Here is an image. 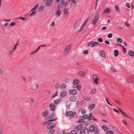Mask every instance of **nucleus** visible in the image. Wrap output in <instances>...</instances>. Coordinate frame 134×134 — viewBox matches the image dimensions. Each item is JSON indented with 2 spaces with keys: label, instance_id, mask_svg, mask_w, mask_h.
<instances>
[{
  "label": "nucleus",
  "instance_id": "26",
  "mask_svg": "<svg viewBox=\"0 0 134 134\" xmlns=\"http://www.w3.org/2000/svg\"><path fill=\"white\" fill-rule=\"evenodd\" d=\"M84 121V119L82 116L80 117V118L78 121H77V123H82Z\"/></svg>",
  "mask_w": 134,
  "mask_h": 134
},
{
  "label": "nucleus",
  "instance_id": "61",
  "mask_svg": "<svg viewBox=\"0 0 134 134\" xmlns=\"http://www.w3.org/2000/svg\"><path fill=\"white\" fill-rule=\"evenodd\" d=\"M13 51H13V50H12V51H9L8 52V54L9 55H11V54H12V53Z\"/></svg>",
  "mask_w": 134,
  "mask_h": 134
},
{
  "label": "nucleus",
  "instance_id": "49",
  "mask_svg": "<svg viewBox=\"0 0 134 134\" xmlns=\"http://www.w3.org/2000/svg\"><path fill=\"white\" fill-rule=\"evenodd\" d=\"M88 115H87L85 114L83 116V117H82L84 119H86L88 118Z\"/></svg>",
  "mask_w": 134,
  "mask_h": 134
},
{
  "label": "nucleus",
  "instance_id": "28",
  "mask_svg": "<svg viewBox=\"0 0 134 134\" xmlns=\"http://www.w3.org/2000/svg\"><path fill=\"white\" fill-rule=\"evenodd\" d=\"M69 13V9L65 8L64 9V13L65 14H68Z\"/></svg>",
  "mask_w": 134,
  "mask_h": 134
},
{
  "label": "nucleus",
  "instance_id": "25",
  "mask_svg": "<svg viewBox=\"0 0 134 134\" xmlns=\"http://www.w3.org/2000/svg\"><path fill=\"white\" fill-rule=\"evenodd\" d=\"M100 55L103 57L106 58V56L103 50H101L100 52Z\"/></svg>",
  "mask_w": 134,
  "mask_h": 134
},
{
  "label": "nucleus",
  "instance_id": "8",
  "mask_svg": "<svg viewBox=\"0 0 134 134\" xmlns=\"http://www.w3.org/2000/svg\"><path fill=\"white\" fill-rule=\"evenodd\" d=\"M55 116V115L54 114H51L49 115L48 117V120H47L48 121H54L55 120V119H52Z\"/></svg>",
  "mask_w": 134,
  "mask_h": 134
},
{
  "label": "nucleus",
  "instance_id": "44",
  "mask_svg": "<svg viewBox=\"0 0 134 134\" xmlns=\"http://www.w3.org/2000/svg\"><path fill=\"white\" fill-rule=\"evenodd\" d=\"M96 89H95L90 92V94H94L96 92Z\"/></svg>",
  "mask_w": 134,
  "mask_h": 134
},
{
  "label": "nucleus",
  "instance_id": "29",
  "mask_svg": "<svg viewBox=\"0 0 134 134\" xmlns=\"http://www.w3.org/2000/svg\"><path fill=\"white\" fill-rule=\"evenodd\" d=\"M110 12V10L109 8H106L104 10V13H108Z\"/></svg>",
  "mask_w": 134,
  "mask_h": 134
},
{
  "label": "nucleus",
  "instance_id": "16",
  "mask_svg": "<svg viewBox=\"0 0 134 134\" xmlns=\"http://www.w3.org/2000/svg\"><path fill=\"white\" fill-rule=\"evenodd\" d=\"M53 0H47L46 3V6H50L52 4Z\"/></svg>",
  "mask_w": 134,
  "mask_h": 134
},
{
  "label": "nucleus",
  "instance_id": "58",
  "mask_svg": "<svg viewBox=\"0 0 134 134\" xmlns=\"http://www.w3.org/2000/svg\"><path fill=\"white\" fill-rule=\"evenodd\" d=\"M98 41L99 42H103V40L102 39V38H99L98 39Z\"/></svg>",
  "mask_w": 134,
  "mask_h": 134
},
{
  "label": "nucleus",
  "instance_id": "53",
  "mask_svg": "<svg viewBox=\"0 0 134 134\" xmlns=\"http://www.w3.org/2000/svg\"><path fill=\"white\" fill-rule=\"evenodd\" d=\"M115 10H118V13L120 12V10H119V8H118V5H117L115 6Z\"/></svg>",
  "mask_w": 134,
  "mask_h": 134
},
{
  "label": "nucleus",
  "instance_id": "5",
  "mask_svg": "<svg viewBox=\"0 0 134 134\" xmlns=\"http://www.w3.org/2000/svg\"><path fill=\"white\" fill-rule=\"evenodd\" d=\"M92 77L93 80H94V83L96 85H97L98 84V83L97 81V80H98V76L95 74H93V75Z\"/></svg>",
  "mask_w": 134,
  "mask_h": 134
},
{
  "label": "nucleus",
  "instance_id": "47",
  "mask_svg": "<svg viewBox=\"0 0 134 134\" xmlns=\"http://www.w3.org/2000/svg\"><path fill=\"white\" fill-rule=\"evenodd\" d=\"M71 134H77L76 132L74 130H72L71 132Z\"/></svg>",
  "mask_w": 134,
  "mask_h": 134
},
{
  "label": "nucleus",
  "instance_id": "15",
  "mask_svg": "<svg viewBox=\"0 0 134 134\" xmlns=\"http://www.w3.org/2000/svg\"><path fill=\"white\" fill-rule=\"evenodd\" d=\"M83 126V125L81 124H78L77 126L75 128L74 127V129H76V130L77 131H79L80 130V129H81Z\"/></svg>",
  "mask_w": 134,
  "mask_h": 134
},
{
  "label": "nucleus",
  "instance_id": "60",
  "mask_svg": "<svg viewBox=\"0 0 134 134\" xmlns=\"http://www.w3.org/2000/svg\"><path fill=\"white\" fill-rule=\"evenodd\" d=\"M92 43H93V42H92V41H91L89 42H88V43H87V46H90L92 44Z\"/></svg>",
  "mask_w": 134,
  "mask_h": 134
},
{
  "label": "nucleus",
  "instance_id": "1",
  "mask_svg": "<svg viewBox=\"0 0 134 134\" xmlns=\"http://www.w3.org/2000/svg\"><path fill=\"white\" fill-rule=\"evenodd\" d=\"M55 125L54 123L49 122L47 124V128L48 130L47 131L49 132V133H52V132L55 131Z\"/></svg>",
  "mask_w": 134,
  "mask_h": 134
},
{
  "label": "nucleus",
  "instance_id": "56",
  "mask_svg": "<svg viewBox=\"0 0 134 134\" xmlns=\"http://www.w3.org/2000/svg\"><path fill=\"white\" fill-rule=\"evenodd\" d=\"M112 36V35L111 33H110L108 35V37L109 38H111Z\"/></svg>",
  "mask_w": 134,
  "mask_h": 134
},
{
  "label": "nucleus",
  "instance_id": "63",
  "mask_svg": "<svg viewBox=\"0 0 134 134\" xmlns=\"http://www.w3.org/2000/svg\"><path fill=\"white\" fill-rule=\"evenodd\" d=\"M83 53L84 54H87L88 53V51L87 50H86L83 52Z\"/></svg>",
  "mask_w": 134,
  "mask_h": 134
},
{
  "label": "nucleus",
  "instance_id": "17",
  "mask_svg": "<svg viewBox=\"0 0 134 134\" xmlns=\"http://www.w3.org/2000/svg\"><path fill=\"white\" fill-rule=\"evenodd\" d=\"M66 92L65 91H63L60 93V96L62 97H65L66 95Z\"/></svg>",
  "mask_w": 134,
  "mask_h": 134
},
{
  "label": "nucleus",
  "instance_id": "22",
  "mask_svg": "<svg viewBox=\"0 0 134 134\" xmlns=\"http://www.w3.org/2000/svg\"><path fill=\"white\" fill-rule=\"evenodd\" d=\"M93 42V43H92V45L91 46V47H94L95 46L97 45H99V43L97 42H94L93 41H92Z\"/></svg>",
  "mask_w": 134,
  "mask_h": 134
},
{
  "label": "nucleus",
  "instance_id": "9",
  "mask_svg": "<svg viewBox=\"0 0 134 134\" xmlns=\"http://www.w3.org/2000/svg\"><path fill=\"white\" fill-rule=\"evenodd\" d=\"M96 127L95 126V125L94 124H92L89 127V130L90 132H93L94 129Z\"/></svg>",
  "mask_w": 134,
  "mask_h": 134
},
{
  "label": "nucleus",
  "instance_id": "50",
  "mask_svg": "<svg viewBox=\"0 0 134 134\" xmlns=\"http://www.w3.org/2000/svg\"><path fill=\"white\" fill-rule=\"evenodd\" d=\"M58 92H56L54 94H53L52 96V98H54L55 96H57L58 95Z\"/></svg>",
  "mask_w": 134,
  "mask_h": 134
},
{
  "label": "nucleus",
  "instance_id": "31",
  "mask_svg": "<svg viewBox=\"0 0 134 134\" xmlns=\"http://www.w3.org/2000/svg\"><path fill=\"white\" fill-rule=\"evenodd\" d=\"M128 54L131 57H133L134 56V52L132 51H129Z\"/></svg>",
  "mask_w": 134,
  "mask_h": 134
},
{
  "label": "nucleus",
  "instance_id": "27",
  "mask_svg": "<svg viewBox=\"0 0 134 134\" xmlns=\"http://www.w3.org/2000/svg\"><path fill=\"white\" fill-rule=\"evenodd\" d=\"M94 133L95 134H99V131L98 128L96 127L94 129V130L93 131Z\"/></svg>",
  "mask_w": 134,
  "mask_h": 134
},
{
  "label": "nucleus",
  "instance_id": "48",
  "mask_svg": "<svg viewBox=\"0 0 134 134\" xmlns=\"http://www.w3.org/2000/svg\"><path fill=\"white\" fill-rule=\"evenodd\" d=\"M76 87L78 90H80L81 87V86L80 85H77L76 86Z\"/></svg>",
  "mask_w": 134,
  "mask_h": 134
},
{
  "label": "nucleus",
  "instance_id": "36",
  "mask_svg": "<svg viewBox=\"0 0 134 134\" xmlns=\"http://www.w3.org/2000/svg\"><path fill=\"white\" fill-rule=\"evenodd\" d=\"M59 85H60L59 83L57 82V83L55 85V87L56 89H58L59 88Z\"/></svg>",
  "mask_w": 134,
  "mask_h": 134
},
{
  "label": "nucleus",
  "instance_id": "55",
  "mask_svg": "<svg viewBox=\"0 0 134 134\" xmlns=\"http://www.w3.org/2000/svg\"><path fill=\"white\" fill-rule=\"evenodd\" d=\"M122 50H123V53H126V49L124 47H122Z\"/></svg>",
  "mask_w": 134,
  "mask_h": 134
},
{
  "label": "nucleus",
  "instance_id": "38",
  "mask_svg": "<svg viewBox=\"0 0 134 134\" xmlns=\"http://www.w3.org/2000/svg\"><path fill=\"white\" fill-rule=\"evenodd\" d=\"M38 86V85H35L33 86L32 87V89L34 90H36Z\"/></svg>",
  "mask_w": 134,
  "mask_h": 134
},
{
  "label": "nucleus",
  "instance_id": "18",
  "mask_svg": "<svg viewBox=\"0 0 134 134\" xmlns=\"http://www.w3.org/2000/svg\"><path fill=\"white\" fill-rule=\"evenodd\" d=\"M98 19V18L97 17H94L93 21L92 22V24L93 25H95L97 22Z\"/></svg>",
  "mask_w": 134,
  "mask_h": 134
},
{
  "label": "nucleus",
  "instance_id": "42",
  "mask_svg": "<svg viewBox=\"0 0 134 134\" xmlns=\"http://www.w3.org/2000/svg\"><path fill=\"white\" fill-rule=\"evenodd\" d=\"M88 119L89 120H91L92 118V114L91 113H90L89 116H88Z\"/></svg>",
  "mask_w": 134,
  "mask_h": 134
},
{
  "label": "nucleus",
  "instance_id": "23",
  "mask_svg": "<svg viewBox=\"0 0 134 134\" xmlns=\"http://www.w3.org/2000/svg\"><path fill=\"white\" fill-rule=\"evenodd\" d=\"M62 100L61 99L59 98L55 100L54 101V103L55 104H57L59 103Z\"/></svg>",
  "mask_w": 134,
  "mask_h": 134
},
{
  "label": "nucleus",
  "instance_id": "41",
  "mask_svg": "<svg viewBox=\"0 0 134 134\" xmlns=\"http://www.w3.org/2000/svg\"><path fill=\"white\" fill-rule=\"evenodd\" d=\"M117 41L119 43H121L122 41V40L120 38H118L117 39Z\"/></svg>",
  "mask_w": 134,
  "mask_h": 134
},
{
  "label": "nucleus",
  "instance_id": "11",
  "mask_svg": "<svg viewBox=\"0 0 134 134\" xmlns=\"http://www.w3.org/2000/svg\"><path fill=\"white\" fill-rule=\"evenodd\" d=\"M80 23L81 20L79 19L75 23L73 27V29H75L77 28L78 27L79 24Z\"/></svg>",
  "mask_w": 134,
  "mask_h": 134
},
{
  "label": "nucleus",
  "instance_id": "34",
  "mask_svg": "<svg viewBox=\"0 0 134 134\" xmlns=\"http://www.w3.org/2000/svg\"><path fill=\"white\" fill-rule=\"evenodd\" d=\"M102 129L105 131H108L109 129L105 126H103L102 127Z\"/></svg>",
  "mask_w": 134,
  "mask_h": 134
},
{
  "label": "nucleus",
  "instance_id": "12",
  "mask_svg": "<svg viewBox=\"0 0 134 134\" xmlns=\"http://www.w3.org/2000/svg\"><path fill=\"white\" fill-rule=\"evenodd\" d=\"M61 14V10L59 9L58 8L55 14V16L57 17H58Z\"/></svg>",
  "mask_w": 134,
  "mask_h": 134
},
{
  "label": "nucleus",
  "instance_id": "54",
  "mask_svg": "<svg viewBox=\"0 0 134 134\" xmlns=\"http://www.w3.org/2000/svg\"><path fill=\"white\" fill-rule=\"evenodd\" d=\"M115 102L118 104L121 105L122 104L121 103L120 101H118L117 100H115Z\"/></svg>",
  "mask_w": 134,
  "mask_h": 134
},
{
  "label": "nucleus",
  "instance_id": "20",
  "mask_svg": "<svg viewBox=\"0 0 134 134\" xmlns=\"http://www.w3.org/2000/svg\"><path fill=\"white\" fill-rule=\"evenodd\" d=\"M66 85L64 83L62 84L60 86V88L62 90H64L65 89Z\"/></svg>",
  "mask_w": 134,
  "mask_h": 134
},
{
  "label": "nucleus",
  "instance_id": "10",
  "mask_svg": "<svg viewBox=\"0 0 134 134\" xmlns=\"http://www.w3.org/2000/svg\"><path fill=\"white\" fill-rule=\"evenodd\" d=\"M69 93L71 95L76 94L77 93V91L75 90L72 89L69 91Z\"/></svg>",
  "mask_w": 134,
  "mask_h": 134
},
{
  "label": "nucleus",
  "instance_id": "46",
  "mask_svg": "<svg viewBox=\"0 0 134 134\" xmlns=\"http://www.w3.org/2000/svg\"><path fill=\"white\" fill-rule=\"evenodd\" d=\"M18 19H21L22 20H26V18L22 17H19L17 18Z\"/></svg>",
  "mask_w": 134,
  "mask_h": 134
},
{
  "label": "nucleus",
  "instance_id": "2",
  "mask_svg": "<svg viewBox=\"0 0 134 134\" xmlns=\"http://www.w3.org/2000/svg\"><path fill=\"white\" fill-rule=\"evenodd\" d=\"M71 45L70 44L65 46L64 50V54H67L69 52L71 48Z\"/></svg>",
  "mask_w": 134,
  "mask_h": 134
},
{
  "label": "nucleus",
  "instance_id": "62",
  "mask_svg": "<svg viewBox=\"0 0 134 134\" xmlns=\"http://www.w3.org/2000/svg\"><path fill=\"white\" fill-rule=\"evenodd\" d=\"M87 20H86L83 23L82 25V26L83 27L87 23Z\"/></svg>",
  "mask_w": 134,
  "mask_h": 134
},
{
  "label": "nucleus",
  "instance_id": "33",
  "mask_svg": "<svg viewBox=\"0 0 134 134\" xmlns=\"http://www.w3.org/2000/svg\"><path fill=\"white\" fill-rule=\"evenodd\" d=\"M44 9V7L43 6H41L39 7L38 9V11L40 12L42 11Z\"/></svg>",
  "mask_w": 134,
  "mask_h": 134
},
{
  "label": "nucleus",
  "instance_id": "3",
  "mask_svg": "<svg viewBox=\"0 0 134 134\" xmlns=\"http://www.w3.org/2000/svg\"><path fill=\"white\" fill-rule=\"evenodd\" d=\"M76 114L75 112H73L72 111H70L67 112L66 114L67 116H70L71 118H72Z\"/></svg>",
  "mask_w": 134,
  "mask_h": 134
},
{
  "label": "nucleus",
  "instance_id": "14",
  "mask_svg": "<svg viewBox=\"0 0 134 134\" xmlns=\"http://www.w3.org/2000/svg\"><path fill=\"white\" fill-rule=\"evenodd\" d=\"M127 81L130 83L132 82H134V76L129 77L127 79Z\"/></svg>",
  "mask_w": 134,
  "mask_h": 134
},
{
  "label": "nucleus",
  "instance_id": "45",
  "mask_svg": "<svg viewBox=\"0 0 134 134\" xmlns=\"http://www.w3.org/2000/svg\"><path fill=\"white\" fill-rule=\"evenodd\" d=\"M18 42L15 45L14 47L13 48V51H14L16 48L18 46Z\"/></svg>",
  "mask_w": 134,
  "mask_h": 134
},
{
  "label": "nucleus",
  "instance_id": "32",
  "mask_svg": "<svg viewBox=\"0 0 134 134\" xmlns=\"http://www.w3.org/2000/svg\"><path fill=\"white\" fill-rule=\"evenodd\" d=\"M94 104H93L90 105L88 106V108H89V109H91V110H92L94 108Z\"/></svg>",
  "mask_w": 134,
  "mask_h": 134
},
{
  "label": "nucleus",
  "instance_id": "52",
  "mask_svg": "<svg viewBox=\"0 0 134 134\" xmlns=\"http://www.w3.org/2000/svg\"><path fill=\"white\" fill-rule=\"evenodd\" d=\"M84 99L85 100L87 101H90L91 100V98L90 97H86L85 99Z\"/></svg>",
  "mask_w": 134,
  "mask_h": 134
},
{
  "label": "nucleus",
  "instance_id": "64",
  "mask_svg": "<svg viewBox=\"0 0 134 134\" xmlns=\"http://www.w3.org/2000/svg\"><path fill=\"white\" fill-rule=\"evenodd\" d=\"M48 122L47 121H46V122H43V124L45 126L48 123Z\"/></svg>",
  "mask_w": 134,
  "mask_h": 134
},
{
  "label": "nucleus",
  "instance_id": "59",
  "mask_svg": "<svg viewBox=\"0 0 134 134\" xmlns=\"http://www.w3.org/2000/svg\"><path fill=\"white\" fill-rule=\"evenodd\" d=\"M85 112L86 110L84 109H83L81 111V113L83 114H84L85 113Z\"/></svg>",
  "mask_w": 134,
  "mask_h": 134
},
{
  "label": "nucleus",
  "instance_id": "37",
  "mask_svg": "<svg viewBox=\"0 0 134 134\" xmlns=\"http://www.w3.org/2000/svg\"><path fill=\"white\" fill-rule=\"evenodd\" d=\"M113 133L114 132L112 130L107 131L106 132V134H113Z\"/></svg>",
  "mask_w": 134,
  "mask_h": 134
},
{
  "label": "nucleus",
  "instance_id": "35",
  "mask_svg": "<svg viewBox=\"0 0 134 134\" xmlns=\"http://www.w3.org/2000/svg\"><path fill=\"white\" fill-rule=\"evenodd\" d=\"M119 52L118 50H116L114 51V55L115 57H117L119 55Z\"/></svg>",
  "mask_w": 134,
  "mask_h": 134
},
{
  "label": "nucleus",
  "instance_id": "6",
  "mask_svg": "<svg viewBox=\"0 0 134 134\" xmlns=\"http://www.w3.org/2000/svg\"><path fill=\"white\" fill-rule=\"evenodd\" d=\"M61 2L59 3L57 7L58 8L60 9L62 8L65 4V2L64 0H61Z\"/></svg>",
  "mask_w": 134,
  "mask_h": 134
},
{
  "label": "nucleus",
  "instance_id": "40",
  "mask_svg": "<svg viewBox=\"0 0 134 134\" xmlns=\"http://www.w3.org/2000/svg\"><path fill=\"white\" fill-rule=\"evenodd\" d=\"M36 12L35 11H34L32 12L30 14V16H34L36 14Z\"/></svg>",
  "mask_w": 134,
  "mask_h": 134
},
{
  "label": "nucleus",
  "instance_id": "21",
  "mask_svg": "<svg viewBox=\"0 0 134 134\" xmlns=\"http://www.w3.org/2000/svg\"><path fill=\"white\" fill-rule=\"evenodd\" d=\"M48 114V111L47 110L44 111L42 113V115L44 117H46Z\"/></svg>",
  "mask_w": 134,
  "mask_h": 134
},
{
  "label": "nucleus",
  "instance_id": "13",
  "mask_svg": "<svg viewBox=\"0 0 134 134\" xmlns=\"http://www.w3.org/2000/svg\"><path fill=\"white\" fill-rule=\"evenodd\" d=\"M50 110L52 111H54L55 109V106L53 103L50 104L49 106Z\"/></svg>",
  "mask_w": 134,
  "mask_h": 134
},
{
  "label": "nucleus",
  "instance_id": "7",
  "mask_svg": "<svg viewBox=\"0 0 134 134\" xmlns=\"http://www.w3.org/2000/svg\"><path fill=\"white\" fill-rule=\"evenodd\" d=\"M77 99V97L76 96H72L69 98V101L70 102H75Z\"/></svg>",
  "mask_w": 134,
  "mask_h": 134
},
{
  "label": "nucleus",
  "instance_id": "30",
  "mask_svg": "<svg viewBox=\"0 0 134 134\" xmlns=\"http://www.w3.org/2000/svg\"><path fill=\"white\" fill-rule=\"evenodd\" d=\"M73 82L74 85H76L79 83V81L78 80L75 79L74 80Z\"/></svg>",
  "mask_w": 134,
  "mask_h": 134
},
{
  "label": "nucleus",
  "instance_id": "24",
  "mask_svg": "<svg viewBox=\"0 0 134 134\" xmlns=\"http://www.w3.org/2000/svg\"><path fill=\"white\" fill-rule=\"evenodd\" d=\"M77 74L80 76H84L85 75V72L84 71H79Z\"/></svg>",
  "mask_w": 134,
  "mask_h": 134
},
{
  "label": "nucleus",
  "instance_id": "19",
  "mask_svg": "<svg viewBox=\"0 0 134 134\" xmlns=\"http://www.w3.org/2000/svg\"><path fill=\"white\" fill-rule=\"evenodd\" d=\"M117 109H118V110L120 111L122 114L125 117H128L129 118H130L129 116H127V115H126L123 112V111L120 108H117Z\"/></svg>",
  "mask_w": 134,
  "mask_h": 134
},
{
  "label": "nucleus",
  "instance_id": "51",
  "mask_svg": "<svg viewBox=\"0 0 134 134\" xmlns=\"http://www.w3.org/2000/svg\"><path fill=\"white\" fill-rule=\"evenodd\" d=\"M99 11L97 12L96 14V16L95 17H97L99 19Z\"/></svg>",
  "mask_w": 134,
  "mask_h": 134
},
{
  "label": "nucleus",
  "instance_id": "57",
  "mask_svg": "<svg viewBox=\"0 0 134 134\" xmlns=\"http://www.w3.org/2000/svg\"><path fill=\"white\" fill-rule=\"evenodd\" d=\"M16 25V23L14 22H12L10 23V26H14Z\"/></svg>",
  "mask_w": 134,
  "mask_h": 134
},
{
  "label": "nucleus",
  "instance_id": "39",
  "mask_svg": "<svg viewBox=\"0 0 134 134\" xmlns=\"http://www.w3.org/2000/svg\"><path fill=\"white\" fill-rule=\"evenodd\" d=\"M38 7V4H36L34 6V8L31 9V11H33L34 10H35Z\"/></svg>",
  "mask_w": 134,
  "mask_h": 134
},
{
  "label": "nucleus",
  "instance_id": "4",
  "mask_svg": "<svg viewBox=\"0 0 134 134\" xmlns=\"http://www.w3.org/2000/svg\"><path fill=\"white\" fill-rule=\"evenodd\" d=\"M84 133V134H88L89 131L88 129L85 128V129H81L80 131V133L81 134Z\"/></svg>",
  "mask_w": 134,
  "mask_h": 134
},
{
  "label": "nucleus",
  "instance_id": "43",
  "mask_svg": "<svg viewBox=\"0 0 134 134\" xmlns=\"http://www.w3.org/2000/svg\"><path fill=\"white\" fill-rule=\"evenodd\" d=\"M111 70L112 72H115L116 71V70H115L114 68L112 66L111 68Z\"/></svg>",
  "mask_w": 134,
  "mask_h": 134
}]
</instances>
